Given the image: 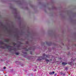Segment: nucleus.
<instances>
[{
  "instance_id": "13",
  "label": "nucleus",
  "mask_w": 76,
  "mask_h": 76,
  "mask_svg": "<svg viewBox=\"0 0 76 76\" xmlns=\"http://www.w3.org/2000/svg\"><path fill=\"white\" fill-rule=\"evenodd\" d=\"M57 76V73H56L55 75V76Z\"/></svg>"
},
{
  "instance_id": "3",
  "label": "nucleus",
  "mask_w": 76,
  "mask_h": 76,
  "mask_svg": "<svg viewBox=\"0 0 76 76\" xmlns=\"http://www.w3.org/2000/svg\"><path fill=\"white\" fill-rule=\"evenodd\" d=\"M16 3L18 4H20V5H22V3L21 2L20 0H15Z\"/></svg>"
},
{
  "instance_id": "9",
  "label": "nucleus",
  "mask_w": 76,
  "mask_h": 76,
  "mask_svg": "<svg viewBox=\"0 0 76 76\" xmlns=\"http://www.w3.org/2000/svg\"><path fill=\"white\" fill-rule=\"evenodd\" d=\"M45 61H46L47 62H49V60H48V59H46Z\"/></svg>"
},
{
  "instance_id": "14",
  "label": "nucleus",
  "mask_w": 76,
  "mask_h": 76,
  "mask_svg": "<svg viewBox=\"0 0 76 76\" xmlns=\"http://www.w3.org/2000/svg\"><path fill=\"white\" fill-rule=\"evenodd\" d=\"M36 71V69H35V70H34V71L35 72V71Z\"/></svg>"
},
{
  "instance_id": "8",
  "label": "nucleus",
  "mask_w": 76,
  "mask_h": 76,
  "mask_svg": "<svg viewBox=\"0 0 76 76\" xmlns=\"http://www.w3.org/2000/svg\"><path fill=\"white\" fill-rule=\"evenodd\" d=\"M67 63L66 62H63L62 63V65H66V64H67Z\"/></svg>"
},
{
  "instance_id": "12",
  "label": "nucleus",
  "mask_w": 76,
  "mask_h": 76,
  "mask_svg": "<svg viewBox=\"0 0 76 76\" xmlns=\"http://www.w3.org/2000/svg\"><path fill=\"white\" fill-rule=\"evenodd\" d=\"M3 69H6V67H4Z\"/></svg>"
},
{
  "instance_id": "6",
  "label": "nucleus",
  "mask_w": 76,
  "mask_h": 76,
  "mask_svg": "<svg viewBox=\"0 0 76 76\" xmlns=\"http://www.w3.org/2000/svg\"><path fill=\"white\" fill-rule=\"evenodd\" d=\"M11 46H7V48H8V49H9V48H10V50H11Z\"/></svg>"
},
{
  "instance_id": "16",
  "label": "nucleus",
  "mask_w": 76,
  "mask_h": 76,
  "mask_svg": "<svg viewBox=\"0 0 76 76\" xmlns=\"http://www.w3.org/2000/svg\"><path fill=\"white\" fill-rule=\"evenodd\" d=\"M28 58L29 59H30V58Z\"/></svg>"
},
{
  "instance_id": "4",
  "label": "nucleus",
  "mask_w": 76,
  "mask_h": 76,
  "mask_svg": "<svg viewBox=\"0 0 76 76\" xmlns=\"http://www.w3.org/2000/svg\"><path fill=\"white\" fill-rule=\"evenodd\" d=\"M54 72H49V73L50 75H53V74H54Z\"/></svg>"
},
{
  "instance_id": "10",
  "label": "nucleus",
  "mask_w": 76,
  "mask_h": 76,
  "mask_svg": "<svg viewBox=\"0 0 76 76\" xmlns=\"http://www.w3.org/2000/svg\"><path fill=\"white\" fill-rule=\"evenodd\" d=\"M16 55H19V53H16Z\"/></svg>"
},
{
  "instance_id": "1",
  "label": "nucleus",
  "mask_w": 76,
  "mask_h": 76,
  "mask_svg": "<svg viewBox=\"0 0 76 76\" xmlns=\"http://www.w3.org/2000/svg\"><path fill=\"white\" fill-rule=\"evenodd\" d=\"M45 57H48L47 55H46L45 54H43V56L39 57L38 59L37 60H39V61H40L42 59H45Z\"/></svg>"
},
{
  "instance_id": "18",
  "label": "nucleus",
  "mask_w": 76,
  "mask_h": 76,
  "mask_svg": "<svg viewBox=\"0 0 76 76\" xmlns=\"http://www.w3.org/2000/svg\"><path fill=\"white\" fill-rule=\"evenodd\" d=\"M75 65H76V64H75Z\"/></svg>"
},
{
  "instance_id": "11",
  "label": "nucleus",
  "mask_w": 76,
  "mask_h": 76,
  "mask_svg": "<svg viewBox=\"0 0 76 76\" xmlns=\"http://www.w3.org/2000/svg\"><path fill=\"white\" fill-rule=\"evenodd\" d=\"M65 70H67V67H66L65 68Z\"/></svg>"
},
{
  "instance_id": "5",
  "label": "nucleus",
  "mask_w": 76,
  "mask_h": 76,
  "mask_svg": "<svg viewBox=\"0 0 76 76\" xmlns=\"http://www.w3.org/2000/svg\"><path fill=\"white\" fill-rule=\"evenodd\" d=\"M14 10L15 12L16 13H17L18 12V10H17V9L15 8H14Z\"/></svg>"
},
{
  "instance_id": "2",
  "label": "nucleus",
  "mask_w": 76,
  "mask_h": 76,
  "mask_svg": "<svg viewBox=\"0 0 76 76\" xmlns=\"http://www.w3.org/2000/svg\"><path fill=\"white\" fill-rule=\"evenodd\" d=\"M76 60V58L75 57H72V58L71 59V61L72 62H69V64H70V65H71V66H73L74 65V64L72 62V61H74L75 60Z\"/></svg>"
},
{
  "instance_id": "7",
  "label": "nucleus",
  "mask_w": 76,
  "mask_h": 76,
  "mask_svg": "<svg viewBox=\"0 0 76 76\" xmlns=\"http://www.w3.org/2000/svg\"><path fill=\"white\" fill-rule=\"evenodd\" d=\"M29 50H31V48H28V49H27L26 48V51H29Z\"/></svg>"
},
{
  "instance_id": "17",
  "label": "nucleus",
  "mask_w": 76,
  "mask_h": 76,
  "mask_svg": "<svg viewBox=\"0 0 76 76\" xmlns=\"http://www.w3.org/2000/svg\"><path fill=\"white\" fill-rule=\"evenodd\" d=\"M5 76H6V75H5Z\"/></svg>"
},
{
  "instance_id": "15",
  "label": "nucleus",
  "mask_w": 76,
  "mask_h": 76,
  "mask_svg": "<svg viewBox=\"0 0 76 76\" xmlns=\"http://www.w3.org/2000/svg\"><path fill=\"white\" fill-rule=\"evenodd\" d=\"M16 63H18V62H16Z\"/></svg>"
}]
</instances>
